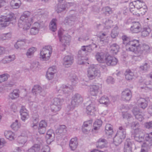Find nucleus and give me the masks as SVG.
I'll return each mask as SVG.
<instances>
[{
    "label": "nucleus",
    "mask_w": 152,
    "mask_h": 152,
    "mask_svg": "<svg viewBox=\"0 0 152 152\" xmlns=\"http://www.w3.org/2000/svg\"><path fill=\"white\" fill-rule=\"evenodd\" d=\"M73 88L72 87H69L65 85H62L60 88H57V91L59 93H67L70 90H72Z\"/></svg>",
    "instance_id": "28"
},
{
    "label": "nucleus",
    "mask_w": 152,
    "mask_h": 152,
    "mask_svg": "<svg viewBox=\"0 0 152 152\" xmlns=\"http://www.w3.org/2000/svg\"><path fill=\"white\" fill-rule=\"evenodd\" d=\"M36 14L31 15V13L28 11L24 12L21 15L19 20L18 25L24 30L28 29L33 22L37 20Z\"/></svg>",
    "instance_id": "2"
},
{
    "label": "nucleus",
    "mask_w": 152,
    "mask_h": 152,
    "mask_svg": "<svg viewBox=\"0 0 152 152\" xmlns=\"http://www.w3.org/2000/svg\"><path fill=\"white\" fill-rule=\"evenodd\" d=\"M47 123L45 120L41 121L39 124L38 127V132L41 134L45 133L46 130V127L47 126Z\"/></svg>",
    "instance_id": "13"
},
{
    "label": "nucleus",
    "mask_w": 152,
    "mask_h": 152,
    "mask_svg": "<svg viewBox=\"0 0 152 152\" xmlns=\"http://www.w3.org/2000/svg\"><path fill=\"white\" fill-rule=\"evenodd\" d=\"M52 50V48L50 46H46L43 48L40 52V58L44 61L48 60L51 55Z\"/></svg>",
    "instance_id": "7"
},
{
    "label": "nucleus",
    "mask_w": 152,
    "mask_h": 152,
    "mask_svg": "<svg viewBox=\"0 0 152 152\" xmlns=\"http://www.w3.org/2000/svg\"><path fill=\"white\" fill-rule=\"evenodd\" d=\"M36 50V48L34 47H32L28 49L26 54L27 57L31 58L33 56Z\"/></svg>",
    "instance_id": "40"
},
{
    "label": "nucleus",
    "mask_w": 152,
    "mask_h": 152,
    "mask_svg": "<svg viewBox=\"0 0 152 152\" xmlns=\"http://www.w3.org/2000/svg\"><path fill=\"white\" fill-rule=\"evenodd\" d=\"M26 40L24 39H19L15 45V48L18 49L24 46L26 43Z\"/></svg>",
    "instance_id": "32"
},
{
    "label": "nucleus",
    "mask_w": 152,
    "mask_h": 152,
    "mask_svg": "<svg viewBox=\"0 0 152 152\" xmlns=\"http://www.w3.org/2000/svg\"><path fill=\"white\" fill-rule=\"evenodd\" d=\"M61 108V106L53 104L51 106L52 111L55 113H57L60 110Z\"/></svg>",
    "instance_id": "41"
},
{
    "label": "nucleus",
    "mask_w": 152,
    "mask_h": 152,
    "mask_svg": "<svg viewBox=\"0 0 152 152\" xmlns=\"http://www.w3.org/2000/svg\"><path fill=\"white\" fill-rule=\"evenodd\" d=\"M40 149L39 145L37 144H35L28 149L27 152H39Z\"/></svg>",
    "instance_id": "36"
},
{
    "label": "nucleus",
    "mask_w": 152,
    "mask_h": 152,
    "mask_svg": "<svg viewBox=\"0 0 152 152\" xmlns=\"http://www.w3.org/2000/svg\"><path fill=\"white\" fill-rule=\"evenodd\" d=\"M132 113L135 118L139 121H141L143 119V114L138 108H134L132 110Z\"/></svg>",
    "instance_id": "19"
},
{
    "label": "nucleus",
    "mask_w": 152,
    "mask_h": 152,
    "mask_svg": "<svg viewBox=\"0 0 152 152\" xmlns=\"http://www.w3.org/2000/svg\"><path fill=\"white\" fill-rule=\"evenodd\" d=\"M64 101V100L63 98L56 97L53 99V104L61 106Z\"/></svg>",
    "instance_id": "48"
},
{
    "label": "nucleus",
    "mask_w": 152,
    "mask_h": 152,
    "mask_svg": "<svg viewBox=\"0 0 152 152\" xmlns=\"http://www.w3.org/2000/svg\"><path fill=\"white\" fill-rule=\"evenodd\" d=\"M151 32V30L149 27L144 28L142 31V36L144 37L147 36Z\"/></svg>",
    "instance_id": "46"
},
{
    "label": "nucleus",
    "mask_w": 152,
    "mask_h": 152,
    "mask_svg": "<svg viewBox=\"0 0 152 152\" xmlns=\"http://www.w3.org/2000/svg\"><path fill=\"white\" fill-rule=\"evenodd\" d=\"M100 88L99 86L98 85H91L89 90L90 94L93 96H96L99 92Z\"/></svg>",
    "instance_id": "21"
},
{
    "label": "nucleus",
    "mask_w": 152,
    "mask_h": 152,
    "mask_svg": "<svg viewBox=\"0 0 152 152\" xmlns=\"http://www.w3.org/2000/svg\"><path fill=\"white\" fill-rule=\"evenodd\" d=\"M145 126L146 128L148 129L152 128V121L145 123Z\"/></svg>",
    "instance_id": "64"
},
{
    "label": "nucleus",
    "mask_w": 152,
    "mask_h": 152,
    "mask_svg": "<svg viewBox=\"0 0 152 152\" xmlns=\"http://www.w3.org/2000/svg\"><path fill=\"white\" fill-rule=\"evenodd\" d=\"M150 67L147 61H146L143 65L140 66V70L143 72H146L150 68Z\"/></svg>",
    "instance_id": "44"
},
{
    "label": "nucleus",
    "mask_w": 152,
    "mask_h": 152,
    "mask_svg": "<svg viewBox=\"0 0 152 152\" xmlns=\"http://www.w3.org/2000/svg\"><path fill=\"white\" fill-rule=\"evenodd\" d=\"M92 122V121L91 120L85 121L84 123L83 126L89 129V127L91 126Z\"/></svg>",
    "instance_id": "61"
},
{
    "label": "nucleus",
    "mask_w": 152,
    "mask_h": 152,
    "mask_svg": "<svg viewBox=\"0 0 152 152\" xmlns=\"http://www.w3.org/2000/svg\"><path fill=\"white\" fill-rule=\"evenodd\" d=\"M119 46L116 43L113 44L110 46L111 53L113 54H116L118 51Z\"/></svg>",
    "instance_id": "39"
},
{
    "label": "nucleus",
    "mask_w": 152,
    "mask_h": 152,
    "mask_svg": "<svg viewBox=\"0 0 152 152\" xmlns=\"http://www.w3.org/2000/svg\"><path fill=\"white\" fill-rule=\"evenodd\" d=\"M74 61L72 57L69 56H66L63 59V64L65 67H68L70 66L73 63Z\"/></svg>",
    "instance_id": "17"
},
{
    "label": "nucleus",
    "mask_w": 152,
    "mask_h": 152,
    "mask_svg": "<svg viewBox=\"0 0 152 152\" xmlns=\"http://www.w3.org/2000/svg\"><path fill=\"white\" fill-rule=\"evenodd\" d=\"M75 20V16H68L65 18L64 23L66 25L71 26L74 25Z\"/></svg>",
    "instance_id": "22"
},
{
    "label": "nucleus",
    "mask_w": 152,
    "mask_h": 152,
    "mask_svg": "<svg viewBox=\"0 0 152 152\" xmlns=\"http://www.w3.org/2000/svg\"><path fill=\"white\" fill-rule=\"evenodd\" d=\"M12 129L15 131H17L20 126V124L18 123V121L16 120L15 122H13L11 125Z\"/></svg>",
    "instance_id": "43"
},
{
    "label": "nucleus",
    "mask_w": 152,
    "mask_h": 152,
    "mask_svg": "<svg viewBox=\"0 0 152 152\" xmlns=\"http://www.w3.org/2000/svg\"><path fill=\"white\" fill-rule=\"evenodd\" d=\"M78 145V142L77 138L75 137L72 138L69 143V147L73 151L76 149Z\"/></svg>",
    "instance_id": "29"
},
{
    "label": "nucleus",
    "mask_w": 152,
    "mask_h": 152,
    "mask_svg": "<svg viewBox=\"0 0 152 152\" xmlns=\"http://www.w3.org/2000/svg\"><path fill=\"white\" fill-rule=\"evenodd\" d=\"M126 129L122 126H120L118 128L116 135L124 139L126 136Z\"/></svg>",
    "instance_id": "27"
},
{
    "label": "nucleus",
    "mask_w": 152,
    "mask_h": 152,
    "mask_svg": "<svg viewBox=\"0 0 152 152\" xmlns=\"http://www.w3.org/2000/svg\"><path fill=\"white\" fill-rule=\"evenodd\" d=\"M118 59L115 57L110 55H108L105 63L109 66H115L118 63Z\"/></svg>",
    "instance_id": "16"
},
{
    "label": "nucleus",
    "mask_w": 152,
    "mask_h": 152,
    "mask_svg": "<svg viewBox=\"0 0 152 152\" xmlns=\"http://www.w3.org/2000/svg\"><path fill=\"white\" fill-rule=\"evenodd\" d=\"M124 140L121 137L115 135L113 139V142L116 145H118L121 143Z\"/></svg>",
    "instance_id": "47"
},
{
    "label": "nucleus",
    "mask_w": 152,
    "mask_h": 152,
    "mask_svg": "<svg viewBox=\"0 0 152 152\" xmlns=\"http://www.w3.org/2000/svg\"><path fill=\"white\" fill-rule=\"evenodd\" d=\"M66 126L65 125H60L56 130V132L58 134L63 135L66 132Z\"/></svg>",
    "instance_id": "30"
},
{
    "label": "nucleus",
    "mask_w": 152,
    "mask_h": 152,
    "mask_svg": "<svg viewBox=\"0 0 152 152\" xmlns=\"http://www.w3.org/2000/svg\"><path fill=\"white\" fill-rule=\"evenodd\" d=\"M134 2L136 3L135 6L136 8L140 9L141 10L143 9L145 12L146 11L147 7L145 5V4L142 0H137Z\"/></svg>",
    "instance_id": "24"
},
{
    "label": "nucleus",
    "mask_w": 152,
    "mask_h": 152,
    "mask_svg": "<svg viewBox=\"0 0 152 152\" xmlns=\"http://www.w3.org/2000/svg\"><path fill=\"white\" fill-rule=\"evenodd\" d=\"M55 134L52 130H49L47 133L46 138L47 143L50 144L54 140Z\"/></svg>",
    "instance_id": "20"
},
{
    "label": "nucleus",
    "mask_w": 152,
    "mask_h": 152,
    "mask_svg": "<svg viewBox=\"0 0 152 152\" xmlns=\"http://www.w3.org/2000/svg\"><path fill=\"white\" fill-rule=\"evenodd\" d=\"M118 27H115L112 31L111 36L113 38H115L118 36Z\"/></svg>",
    "instance_id": "50"
},
{
    "label": "nucleus",
    "mask_w": 152,
    "mask_h": 152,
    "mask_svg": "<svg viewBox=\"0 0 152 152\" xmlns=\"http://www.w3.org/2000/svg\"><path fill=\"white\" fill-rule=\"evenodd\" d=\"M125 78L127 80H130L133 79L134 74L130 70L127 69L125 73Z\"/></svg>",
    "instance_id": "35"
},
{
    "label": "nucleus",
    "mask_w": 152,
    "mask_h": 152,
    "mask_svg": "<svg viewBox=\"0 0 152 152\" xmlns=\"http://www.w3.org/2000/svg\"><path fill=\"white\" fill-rule=\"evenodd\" d=\"M16 22V20L15 15L13 13H10V24L13 25Z\"/></svg>",
    "instance_id": "55"
},
{
    "label": "nucleus",
    "mask_w": 152,
    "mask_h": 152,
    "mask_svg": "<svg viewBox=\"0 0 152 152\" xmlns=\"http://www.w3.org/2000/svg\"><path fill=\"white\" fill-rule=\"evenodd\" d=\"M107 34L105 33H101L100 35L99 36V44H98L100 45L102 44V45H103L106 43V41L105 40V36H106Z\"/></svg>",
    "instance_id": "38"
},
{
    "label": "nucleus",
    "mask_w": 152,
    "mask_h": 152,
    "mask_svg": "<svg viewBox=\"0 0 152 152\" xmlns=\"http://www.w3.org/2000/svg\"><path fill=\"white\" fill-rule=\"evenodd\" d=\"M87 75L89 79L92 80L96 77H99L100 75V73L96 66L92 65L88 69Z\"/></svg>",
    "instance_id": "6"
},
{
    "label": "nucleus",
    "mask_w": 152,
    "mask_h": 152,
    "mask_svg": "<svg viewBox=\"0 0 152 152\" xmlns=\"http://www.w3.org/2000/svg\"><path fill=\"white\" fill-rule=\"evenodd\" d=\"M92 50L91 45L83 46L81 49L78 52V64H84L88 63L87 62L88 57L86 56L87 53L91 52Z\"/></svg>",
    "instance_id": "3"
},
{
    "label": "nucleus",
    "mask_w": 152,
    "mask_h": 152,
    "mask_svg": "<svg viewBox=\"0 0 152 152\" xmlns=\"http://www.w3.org/2000/svg\"><path fill=\"white\" fill-rule=\"evenodd\" d=\"M99 102L101 104H104L106 105H108L110 103L109 99L106 96L101 97L99 100Z\"/></svg>",
    "instance_id": "37"
},
{
    "label": "nucleus",
    "mask_w": 152,
    "mask_h": 152,
    "mask_svg": "<svg viewBox=\"0 0 152 152\" xmlns=\"http://www.w3.org/2000/svg\"><path fill=\"white\" fill-rule=\"evenodd\" d=\"M27 137L26 132H23L18 138V142L19 145L23 146L27 141Z\"/></svg>",
    "instance_id": "14"
},
{
    "label": "nucleus",
    "mask_w": 152,
    "mask_h": 152,
    "mask_svg": "<svg viewBox=\"0 0 152 152\" xmlns=\"http://www.w3.org/2000/svg\"><path fill=\"white\" fill-rule=\"evenodd\" d=\"M10 24V17L2 16L0 17V28H5Z\"/></svg>",
    "instance_id": "15"
},
{
    "label": "nucleus",
    "mask_w": 152,
    "mask_h": 152,
    "mask_svg": "<svg viewBox=\"0 0 152 152\" xmlns=\"http://www.w3.org/2000/svg\"><path fill=\"white\" fill-rule=\"evenodd\" d=\"M137 103L138 106L143 109L145 108L147 106V102L144 98H140L137 100Z\"/></svg>",
    "instance_id": "25"
},
{
    "label": "nucleus",
    "mask_w": 152,
    "mask_h": 152,
    "mask_svg": "<svg viewBox=\"0 0 152 152\" xmlns=\"http://www.w3.org/2000/svg\"><path fill=\"white\" fill-rule=\"evenodd\" d=\"M10 33H9L6 34H1L0 36V39L2 40H4L9 39Z\"/></svg>",
    "instance_id": "56"
},
{
    "label": "nucleus",
    "mask_w": 152,
    "mask_h": 152,
    "mask_svg": "<svg viewBox=\"0 0 152 152\" xmlns=\"http://www.w3.org/2000/svg\"><path fill=\"white\" fill-rule=\"evenodd\" d=\"M133 143L129 139H127L124 143V148H132Z\"/></svg>",
    "instance_id": "54"
},
{
    "label": "nucleus",
    "mask_w": 152,
    "mask_h": 152,
    "mask_svg": "<svg viewBox=\"0 0 152 152\" xmlns=\"http://www.w3.org/2000/svg\"><path fill=\"white\" fill-rule=\"evenodd\" d=\"M108 55L107 54L105 53L98 52L95 55V58L99 62L105 63Z\"/></svg>",
    "instance_id": "10"
},
{
    "label": "nucleus",
    "mask_w": 152,
    "mask_h": 152,
    "mask_svg": "<svg viewBox=\"0 0 152 152\" xmlns=\"http://www.w3.org/2000/svg\"><path fill=\"white\" fill-rule=\"evenodd\" d=\"M9 75L7 73H4L0 75V83L7 81L8 79Z\"/></svg>",
    "instance_id": "52"
},
{
    "label": "nucleus",
    "mask_w": 152,
    "mask_h": 152,
    "mask_svg": "<svg viewBox=\"0 0 152 152\" xmlns=\"http://www.w3.org/2000/svg\"><path fill=\"white\" fill-rule=\"evenodd\" d=\"M132 128L135 130L134 136L135 140L138 142H141L144 140V134L142 130L139 128V124L137 122H133L131 124Z\"/></svg>",
    "instance_id": "4"
},
{
    "label": "nucleus",
    "mask_w": 152,
    "mask_h": 152,
    "mask_svg": "<svg viewBox=\"0 0 152 152\" xmlns=\"http://www.w3.org/2000/svg\"><path fill=\"white\" fill-rule=\"evenodd\" d=\"M21 4L18 3H12L10 2V5L12 8L13 9H17L21 5Z\"/></svg>",
    "instance_id": "59"
},
{
    "label": "nucleus",
    "mask_w": 152,
    "mask_h": 152,
    "mask_svg": "<svg viewBox=\"0 0 152 152\" xmlns=\"http://www.w3.org/2000/svg\"><path fill=\"white\" fill-rule=\"evenodd\" d=\"M106 134L108 135H111L113 133V126L110 124H107L105 127Z\"/></svg>",
    "instance_id": "33"
},
{
    "label": "nucleus",
    "mask_w": 152,
    "mask_h": 152,
    "mask_svg": "<svg viewBox=\"0 0 152 152\" xmlns=\"http://www.w3.org/2000/svg\"><path fill=\"white\" fill-rule=\"evenodd\" d=\"M33 123L32 124L31 126L32 127H34L37 126V124L38 122L39 119L37 117H36L35 118L33 117Z\"/></svg>",
    "instance_id": "62"
},
{
    "label": "nucleus",
    "mask_w": 152,
    "mask_h": 152,
    "mask_svg": "<svg viewBox=\"0 0 152 152\" xmlns=\"http://www.w3.org/2000/svg\"><path fill=\"white\" fill-rule=\"evenodd\" d=\"M106 141L104 139H100L98 142L97 147L99 148H104L105 145Z\"/></svg>",
    "instance_id": "42"
},
{
    "label": "nucleus",
    "mask_w": 152,
    "mask_h": 152,
    "mask_svg": "<svg viewBox=\"0 0 152 152\" xmlns=\"http://www.w3.org/2000/svg\"><path fill=\"white\" fill-rule=\"evenodd\" d=\"M141 25L138 22H133L132 23L130 28V31L133 33H137L140 31Z\"/></svg>",
    "instance_id": "18"
},
{
    "label": "nucleus",
    "mask_w": 152,
    "mask_h": 152,
    "mask_svg": "<svg viewBox=\"0 0 152 152\" xmlns=\"http://www.w3.org/2000/svg\"><path fill=\"white\" fill-rule=\"evenodd\" d=\"M86 104L87 105L86 111L87 113L91 115H94L96 110L95 102L94 101L89 100L87 102Z\"/></svg>",
    "instance_id": "8"
},
{
    "label": "nucleus",
    "mask_w": 152,
    "mask_h": 152,
    "mask_svg": "<svg viewBox=\"0 0 152 152\" xmlns=\"http://www.w3.org/2000/svg\"><path fill=\"white\" fill-rule=\"evenodd\" d=\"M54 74L53 72H50L47 71L46 75V77L49 80H51L53 77Z\"/></svg>",
    "instance_id": "60"
},
{
    "label": "nucleus",
    "mask_w": 152,
    "mask_h": 152,
    "mask_svg": "<svg viewBox=\"0 0 152 152\" xmlns=\"http://www.w3.org/2000/svg\"><path fill=\"white\" fill-rule=\"evenodd\" d=\"M132 97V93L130 90L125 89L122 92L121 97L122 100L125 101H129Z\"/></svg>",
    "instance_id": "11"
},
{
    "label": "nucleus",
    "mask_w": 152,
    "mask_h": 152,
    "mask_svg": "<svg viewBox=\"0 0 152 152\" xmlns=\"http://www.w3.org/2000/svg\"><path fill=\"white\" fill-rule=\"evenodd\" d=\"M102 124V121L99 119L96 120L94 124V130H98L101 126Z\"/></svg>",
    "instance_id": "45"
},
{
    "label": "nucleus",
    "mask_w": 152,
    "mask_h": 152,
    "mask_svg": "<svg viewBox=\"0 0 152 152\" xmlns=\"http://www.w3.org/2000/svg\"><path fill=\"white\" fill-rule=\"evenodd\" d=\"M127 47L129 51L136 54L137 58L139 61L143 58L144 54L148 53L150 51V48L148 45L145 44L140 45L137 40H133L127 44Z\"/></svg>",
    "instance_id": "1"
},
{
    "label": "nucleus",
    "mask_w": 152,
    "mask_h": 152,
    "mask_svg": "<svg viewBox=\"0 0 152 152\" xmlns=\"http://www.w3.org/2000/svg\"><path fill=\"white\" fill-rule=\"evenodd\" d=\"M21 115V119L23 121H25L26 119L28 118V112L26 113H20Z\"/></svg>",
    "instance_id": "58"
},
{
    "label": "nucleus",
    "mask_w": 152,
    "mask_h": 152,
    "mask_svg": "<svg viewBox=\"0 0 152 152\" xmlns=\"http://www.w3.org/2000/svg\"><path fill=\"white\" fill-rule=\"evenodd\" d=\"M123 117L124 118L129 119L132 118V115L127 112L124 113L123 114Z\"/></svg>",
    "instance_id": "63"
},
{
    "label": "nucleus",
    "mask_w": 152,
    "mask_h": 152,
    "mask_svg": "<svg viewBox=\"0 0 152 152\" xmlns=\"http://www.w3.org/2000/svg\"><path fill=\"white\" fill-rule=\"evenodd\" d=\"M72 85L75 86L77 83L78 80L77 77L75 76H73L71 79Z\"/></svg>",
    "instance_id": "57"
},
{
    "label": "nucleus",
    "mask_w": 152,
    "mask_h": 152,
    "mask_svg": "<svg viewBox=\"0 0 152 152\" xmlns=\"http://www.w3.org/2000/svg\"><path fill=\"white\" fill-rule=\"evenodd\" d=\"M57 5L56 8V11L57 13H60L65 10L66 7V4H61L59 2Z\"/></svg>",
    "instance_id": "31"
},
{
    "label": "nucleus",
    "mask_w": 152,
    "mask_h": 152,
    "mask_svg": "<svg viewBox=\"0 0 152 152\" xmlns=\"http://www.w3.org/2000/svg\"><path fill=\"white\" fill-rule=\"evenodd\" d=\"M113 22L109 19H106L105 22L104 23V27L107 29H109L111 28L112 26Z\"/></svg>",
    "instance_id": "49"
},
{
    "label": "nucleus",
    "mask_w": 152,
    "mask_h": 152,
    "mask_svg": "<svg viewBox=\"0 0 152 152\" xmlns=\"http://www.w3.org/2000/svg\"><path fill=\"white\" fill-rule=\"evenodd\" d=\"M40 25L38 22H35L33 25L30 31V33L32 35H35L37 34L39 31L40 28Z\"/></svg>",
    "instance_id": "23"
},
{
    "label": "nucleus",
    "mask_w": 152,
    "mask_h": 152,
    "mask_svg": "<svg viewBox=\"0 0 152 152\" xmlns=\"http://www.w3.org/2000/svg\"><path fill=\"white\" fill-rule=\"evenodd\" d=\"M58 35L60 41L62 43V45L64 46L69 44L70 40V36L68 34L64 36L63 35L61 30L58 31Z\"/></svg>",
    "instance_id": "9"
},
{
    "label": "nucleus",
    "mask_w": 152,
    "mask_h": 152,
    "mask_svg": "<svg viewBox=\"0 0 152 152\" xmlns=\"http://www.w3.org/2000/svg\"><path fill=\"white\" fill-rule=\"evenodd\" d=\"M145 140L146 141L143 143V146L147 148H150L152 146V132L146 134Z\"/></svg>",
    "instance_id": "12"
},
{
    "label": "nucleus",
    "mask_w": 152,
    "mask_h": 152,
    "mask_svg": "<svg viewBox=\"0 0 152 152\" xmlns=\"http://www.w3.org/2000/svg\"><path fill=\"white\" fill-rule=\"evenodd\" d=\"M44 92L42 87L39 85H35L32 89V92L35 94H39L40 95L43 96L44 95L42 94Z\"/></svg>",
    "instance_id": "26"
},
{
    "label": "nucleus",
    "mask_w": 152,
    "mask_h": 152,
    "mask_svg": "<svg viewBox=\"0 0 152 152\" xmlns=\"http://www.w3.org/2000/svg\"><path fill=\"white\" fill-rule=\"evenodd\" d=\"M83 101V98L81 95L76 94L74 95L72 97L71 104L68 106L66 110L68 111L72 110L76 106L80 103Z\"/></svg>",
    "instance_id": "5"
},
{
    "label": "nucleus",
    "mask_w": 152,
    "mask_h": 152,
    "mask_svg": "<svg viewBox=\"0 0 152 152\" xmlns=\"http://www.w3.org/2000/svg\"><path fill=\"white\" fill-rule=\"evenodd\" d=\"M19 95L18 91L15 90L12 93H10V98L12 99H14L18 97Z\"/></svg>",
    "instance_id": "53"
},
{
    "label": "nucleus",
    "mask_w": 152,
    "mask_h": 152,
    "mask_svg": "<svg viewBox=\"0 0 152 152\" xmlns=\"http://www.w3.org/2000/svg\"><path fill=\"white\" fill-rule=\"evenodd\" d=\"M122 39L123 41V43L124 44H126V50L129 51V50L127 48V45L132 40L128 42L129 40V38L126 35H123L122 37Z\"/></svg>",
    "instance_id": "51"
},
{
    "label": "nucleus",
    "mask_w": 152,
    "mask_h": 152,
    "mask_svg": "<svg viewBox=\"0 0 152 152\" xmlns=\"http://www.w3.org/2000/svg\"><path fill=\"white\" fill-rule=\"evenodd\" d=\"M56 21V19H53L50 23L49 25L50 29L53 32H55L57 30Z\"/></svg>",
    "instance_id": "34"
}]
</instances>
